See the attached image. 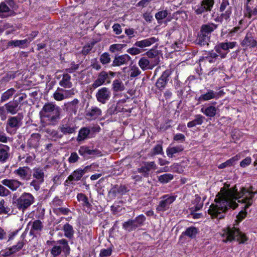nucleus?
Segmentation results:
<instances>
[{
  "instance_id": "1a4fd4ad",
  "label": "nucleus",
  "mask_w": 257,
  "mask_h": 257,
  "mask_svg": "<svg viewBox=\"0 0 257 257\" xmlns=\"http://www.w3.org/2000/svg\"><path fill=\"white\" fill-rule=\"evenodd\" d=\"M69 251L70 247L68 241L65 239H62L56 242V244L51 249V253L53 257H57L62 252L68 254Z\"/></svg>"
},
{
  "instance_id": "20e7f679",
  "label": "nucleus",
  "mask_w": 257,
  "mask_h": 257,
  "mask_svg": "<svg viewBox=\"0 0 257 257\" xmlns=\"http://www.w3.org/2000/svg\"><path fill=\"white\" fill-rule=\"evenodd\" d=\"M223 231L222 236L223 237V241L225 242L236 240L239 243H244L247 240L246 235L234 226L228 227L224 229Z\"/></svg>"
},
{
  "instance_id": "5701e85b",
  "label": "nucleus",
  "mask_w": 257,
  "mask_h": 257,
  "mask_svg": "<svg viewBox=\"0 0 257 257\" xmlns=\"http://www.w3.org/2000/svg\"><path fill=\"white\" fill-rule=\"evenodd\" d=\"M41 135L38 133H33L27 141V147L30 149H37L39 146Z\"/></svg>"
},
{
  "instance_id": "052dcab7",
  "label": "nucleus",
  "mask_w": 257,
  "mask_h": 257,
  "mask_svg": "<svg viewBox=\"0 0 257 257\" xmlns=\"http://www.w3.org/2000/svg\"><path fill=\"white\" fill-rule=\"evenodd\" d=\"M44 182L36 179H33L30 183L31 187H33L36 191H38L40 189V185Z\"/></svg>"
},
{
  "instance_id": "79ce46f5",
  "label": "nucleus",
  "mask_w": 257,
  "mask_h": 257,
  "mask_svg": "<svg viewBox=\"0 0 257 257\" xmlns=\"http://www.w3.org/2000/svg\"><path fill=\"white\" fill-rule=\"evenodd\" d=\"M16 90L14 88L9 89L6 91L4 92L1 96V102H5L10 98L15 93Z\"/></svg>"
},
{
  "instance_id": "a18cd8bd",
  "label": "nucleus",
  "mask_w": 257,
  "mask_h": 257,
  "mask_svg": "<svg viewBox=\"0 0 257 257\" xmlns=\"http://www.w3.org/2000/svg\"><path fill=\"white\" fill-rule=\"evenodd\" d=\"M63 229L65 236L69 238H71L73 237L74 230L72 225L67 223L64 225Z\"/></svg>"
},
{
  "instance_id": "c03bdc74",
  "label": "nucleus",
  "mask_w": 257,
  "mask_h": 257,
  "mask_svg": "<svg viewBox=\"0 0 257 257\" xmlns=\"http://www.w3.org/2000/svg\"><path fill=\"white\" fill-rule=\"evenodd\" d=\"M197 231L198 229L196 227L193 226L189 227L185 231L182 232V235L193 238L195 237Z\"/></svg>"
},
{
  "instance_id": "338daca9",
  "label": "nucleus",
  "mask_w": 257,
  "mask_h": 257,
  "mask_svg": "<svg viewBox=\"0 0 257 257\" xmlns=\"http://www.w3.org/2000/svg\"><path fill=\"white\" fill-rule=\"evenodd\" d=\"M80 159L78 154L76 152H72L70 154V156L68 158V162L70 163H75L78 161Z\"/></svg>"
},
{
  "instance_id": "aec40b11",
  "label": "nucleus",
  "mask_w": 257,
  "mask_h": 257,
  "mask_svg": "<svg viewBox=\"0 0 257 257\" xmlns=\"http://www.w3.org/2000/svg\"><path fill=\"white\" fill-rule=\"evenodd\" d=\"M1 183L7 187L12 191H15L21 186L23 185V183L17 179H5L1 181Z\"/></svg>"
},
{
  "instance_id": "a211bd4d",
  "label": "nucleus",
  "mask_w": 257,
  "mask_h": 257,
  "mask_svg": "<svg viewBox=\"0 0 257 257\" xmlns=\"http://www.w3.org/2000/svg\"><path fill=\"white\" fill-rule=\"evenodd\" d=\"M78 153L84 159H88L91 157L99 155L101 153L99 150H91L89 147L86 146H81L78 150Z\"/></svg>"
},
{
  "instance_id": "a19ab883",
  "label": "nucleus",
  "mask_w": 257,
  "mask_h": 257,
  "mask_svg": "<svg viewBox=\"0 0 257 257\" xmlns=\"http://www.w3.org/2000/svg\"><path fill=\"white\" fill-rule=\"evenodd\" d=\"M183 150V147L181 145L173 147H169L167 149L166 153L169 158H172L174 154L181 152Z\"/></svg>"
},
{
  "instance_id": "9b49d317",
  "label": "nucleus",
  "mask_w": 257,
  "mask_h": 257,
  "mask_svg": "<svg viewBox=\"0 0 257 257\" xmlns=\"http://www.w3.org/2000/svg\"><path fill=\"white\" fill-rule=\"evenodd\" d=\"M214 5V0H202L194 7L195 13L197 15H199L210 12L211 11Z\"/></svg>"
},
{
  "instance_id": "37998d69",
  "label": "nucleus",
  "mask_w": 257,
  "mask_h": 257,
  "mask_svg": "<svg viewBox=\"0 0 257 257\" xmlns=\"http://www.w3.org/2000/svg\"><path fill=\"white\" fill-rule=\"evenodd\" d=\"M112 88L115 92L121 91L124 89V86L120 79H115L113 81Z\"/></svg>"
},
{
  "instance_id": "bb28decb",
  "label": "nucleus",
  "mask_w": 257,
  "mask_h": 257,
  "mask_svg": "<svg viewBox=\"0 0 257 257\" xmlns=\"http://www.w3.org/2000/svg\"><path fill=\"white\" fill-rule=\"evenodd\" d=\"M10 147L5 145L0 144V162L1 163H6L9 159L10 156Z\"/></svg>"
},
{
  "instance_id": "13d9d810",
  "label": "nucleus",
  "mask_w": 257,
  "mask_h": 257,
  "mask_svg": "<svg viewBox=\"0 0 257 257\" xmlns=\"http://www.w3.org/2000/svg\"><path fill=\"white\" fill-rule=\"evenodd\" d=\"M168 12L166 10L159 11L155 14V18L157 20L159 23H161V21L167 17Z\"/></svg>"
},
{
  "instance_id": "c9c22d12",
  "label": "nucleus",
  "mask_w": 257,
  "mask_h": 257,
  "mask_svg": "<svg viewBox=\"0 0 257 257\" xmlns=\"http://www.w3.org/2000/svg\"><path fill=\"white\" fill-rule=\"evenodd\" d=\"M195 199L193 201L192 203L194 205V207L190 208V212H196L200 210L203 205V201H201V198L198 195L195 196Z\"/></svg>"
},
{
  "instance_id": "2f4dec72",
  "label": "nucleus",
  "mask_w": 257,
  "mask_h": 257,
  "mask_svg": "<svg viewBox=\"0 0 257 257\" xmlns=\"http://www.w3.org/2000/svg\"><path fill=\"white\" fill-rule=\"evenodd\" d=\"M71 78V76L67 73H64L62 79L59 82V85L64 88H71L73 86Z\"/></svg>"
},
{
  "instance_id": "393cba45",
  "label": "nucleus",
  "mask_w": 257,
  "mask_h": 257,
  "mask_svg": "<svg viewBox=\"0 0 257 257\" xmlns=\"http://www.w3.org/2000/svg\"><path fill=\"white\" fill-rule=\"evenodd\" d=\"M242 47L254 48L257 46V41L254 39L251 33H247L241 43Z\"/></svg>"
},
{
  "instance_id": "c85d7f7f",
  "label": "nucleus",
  "mask_w": 257,
  "mask_h": 257,
  "mask_svg": "<svg viewBox=\"0 0 257 257\" xmlns=\"http://www.w3.org/2000/svg\"><path fill=\"white\" fill-rule=\"evenodd\" d=\"M158 64V61L157 60L155 64H152L147 58L146 57L141 58L138 62V64L141 68L145 71L147 69H152L153 68Z\"/></svg>"
},
{
  "instance_id": "0eeeda50",
  "label": "nucleus",
  "mask_w": 257,
  "mask_h": 257,
  "mask_svg": "<svg viewBox=\"0 0 257 257\" xmlns=\"http://www.w3.org/2000/svg\"><path fill=\"white\" fill-rule=\"evenodd\" d=\"M146 219V218L144 215H140L134 219H130L123 222L122 228L127 231L131 232L143 225Z\"/></svg>"
},
{
  "instance_id": "39448f33",
  "label": "nucleus",
  "mask_w": 257,
  "mask_h": 257,
  "mask_svg": "<svg viewBox=\"0 0 257 257\" xmlns=\"http://www.w3.org/2000/svg\"><path fill=\"white\" fill-rule=\"evenodd\" d=\"M13 200V204L19 210L24 212L34 203L35 198L30 193L24 192L18 198L14 194Z\"/></svg>"
},
{
  "instance_id": "f3484780",
  "label": "nucleus",
  "mask_w": 257,
  "mask_h": 257,
  "mask_svg": "<svg viewBox=\"0 0 257 257\" xmlns=\"http://www.w3.org/2000/svg\"><path fill=\"white\" fill-rule=\"evenodd\" d=\"M156 169V165L154 162H144L137 170L138 173L142 174L144 177H148L150 175V172Z\"/></svg>"
},
{
  "instance_id": "774afa93",
  "label": "nucleus",
  "mask_w": 257,
  "mask_h": 257,
  "mask_svg": "<svg viewBox=\"0 0 257 257\" xmlns=\"http://www.w3.org/2000/svg\"><path fill=\"white\" fill-rule=\"evenodd\" d=\"M90 66L96 70H99L101 68V65L96 58L93 59L91 60Z\"/></svg>"
},
{
  "instance_id": "ddd939ff",
  "label": "nucleus",
  "mask_w": 257,
  "mask_h": 257,
  "mask_svg": "<svg viewBox=\"0 0 257 257\" xmlns=\"http://www.w3.org/2000/svg\"><path fill=\"white\" fill-rule=\"evenodd\" d=\"M91 166H87L83 169L81 168L76 169L68 177L67 180L65 181V183H70V182L80 180L82 176L88 172Z\"/></svg>"
},
{
  "instance_id": "e2e57ef3",
  "label": "nucleus",
  "mask_w": 257,
  "mask_h": 257,
  "mask_svg": "<svg viewBox=\"0 0 257 257\" xmlns=\"http://www.w3.org/2000/svg\"><path fill=\"white\" fill-rule=\"evenodd\" d=\"M8 142H12V139L7 136L3 131H0V142L7 143Z\"/></svg>"
},
{
  "instance_id": "de8ad7c7",
  "label": "nucleus",
  "mask_w": 257,
  "mask_h": 257,
  "mask_svg": "<svg viewBox=\"0 0 257 257\" xmlns=\"http://www.w3.org/2000/svg\"><path fill=\"white\" fill-rule=\"evenodd\" d=\"M174 176L171 174H164L158 176V181L163 184H166L171 181Z\"/></svg>"
},
{
  "instance_id": "58836bf2",
  "label": "nucleus",
  "mask_w": 257,
  "mask_h": 257,
  "mask_svg": "<svg viewBox=\"0 0 257 257\" xmlns=\"http://www.w3.org/2000/svg\"><path fill=\"white\" fill-rule=\"evenodd\" d=\"M43 228L42 222L40 220H36L33 222L32 226L30 231V234L33 235L35 232L41 231Z\"/></svg>"
},
{
  "instance_id": "603ef678",
  "label": "nucleus",
  "mask_w": 257,
  "mask_h": 257,
  "mask_svg": "<svg viewBox=\"0 0 257 257\" xmlns=\"http://www.w3.org/2000/svg\"><path fill=\"white\" fill-rule=\"evenodd\" d=\"M141 73V71L139 69V67L136 65H133L131 67L130 69V77L135 78L139 75H140Z\"/></svg>"
},
{
  "instance_id": "7c9ffc66",
  "label": "nucleus",
  "mask_w": 257,
  "mask_h": 257,
  "mask_svg": "<svg viewBox=\"0 0 257 257\" xmlns=\"http://www.w3.org/2000/svg\"><path fill=\"white\" fill-rule=\"evenodd\" d=\"M158 41V39L157 38H156L155 37H151L141 41H138L135 43L134 45L136 47L143 48L151 46Z\"/></svg>"
},
{
  "instance_id": "dca6fc26",
  "label": "nucleus",
  "mask_w": 257,
  "mask_h": 257,
  "mask_svg": "<svg viewBox=\"0 0 257 257\" xmlns=\"http://www.w3.org/2000/svg\"><path fill=\"white\" fill-rule=\"evenodd\" d=\"M106 83H110V79L108 76V72L102 71L100 72L97 77V79L94 81L91 85V87L93 89H96L99 86Z\"/></svg>"
},
{
  "instance_id": "8fccbe9b",
  "label": "nucleus",
  "mask_w": 257,
  "mask_h": 257,
  "mask_svg": "<svg viewBox=\"0 0 257 257\" xmlns=\"http://www.w3.org/2000/svg\"><path fill=\"white\" fill-rule=\"evenodd\" d=\"M5 201L4 199L0 200V214H7L10 215L11 214L10 213L11 211L10 208L5 206Z\"/></svg>"
},
{
  "instance_id": "6e6d98bb",
  "label": "nucleus",
  "mask_w": 257,
  "mask_h": 257,
  "mask_svg": "<svg viewBox=\"0 0 257 257\" xmlns=\"http://www.w3.org/2000/svg\"><path fill=\"white\" fill-rule=\"evenodd\" d=\"M24 244L25 242L23 239L21 241H19L16 245H14L12 247H10L13 253L14 254L15 253L20 251L23 247Z\"/></svg>"
},
{
  "instance_id": "4d7b16f0",
  "label": "nucleus",
  "mask_w": 257,
  "mask_h": 257,
  "mask_svg": "<svg viewBox=\"0 0 257 257\" xmlns=\"http://www.w3.org/2000/svg\"><path fill=\"white\" fill-rule=\"evenodd\" d=\"M248 4L246 3V10L247 13V17L248 18H251L252 16L257 15V5L252 9L248 5Z\"/></svg>"
},
{
  "instance_id": "f704fd0d",
  "label": "nucleus",
  "mask_w": 257,
  "mask_h": 257,
  "mask_svg": "<svg viewBox=\"0 0 257 257\" xmlns=\"http://www.w3.org/2000/svg\"><path fill=\"white\" fill-rule=\"evenodd\" d=\"M33 177L34 179L44 182L45 174L44 169L40 167H35L33 169Z\"/></svg>"
},
{
  "instance_id": "4468645a",
  "label": "nucleus",
  "mask_w": 257,
  "mask_h": 257,
  "mask_svg": "<svg viewBox=\"0 0 257 257\" xmlns=\"http://www.w3.org/2000/svg\"><path fill=\"white\" fill-rule=\"evenodd\" d=\"M5 108L7 113H10L12 115L16 114L20 109V106L19 105V101L17 100L14 99L10 101L8 103L5 104L4 106L0 107V111H2L1 114H3V112Z\"/></svg>"
},
{
  "instance_id": "e433bc0d",
  "label": "nucleus",
  "mask_w": 257,
  "mask_h": 257,
  "mask_svg": "<svg viewBox=\"0 0 257 257\" xmlns=\"http://www.w3.org/2000/svg\"><path fill=\"white\" fill-rule=\"evenodd\" d=\"M231 14L232 8L231 7H228L224 12H222L220 17H217L215 21L220 23H222L224 20L226 22L230 20V17Z\"/></svg>"
},
{
  "instance_id": "72a5a7b5",
  "label": "nucleus",
  "mask_w": 257,
  "mask_h": 257,
  "mask_svg": "<svg viewBox=\"0 0 257 257\" xmlns=\"http://www.w3.org/2000/svg\"><path fill=\"white\" fill-rule=\"evenodd\" d=\"M126 188L125 186L115 185L112 188L109 192V193L115 197L117 195H122L126 192Z\"/></svg>"
},
{
  "instance_id": "f8f14e48",
  "label": "nucleus",
  "mask_w": 257,
  "mask_h": 257,
  "mask_svg": "<svg viewBox=\"0 0 257 257\" xmlns=\"http://www.w3.org/2000/svg\"><path fill=\"white\" fill-rule=\"evenodd\" d=\"M171 75V71L170 69L166 70L162 73L155 84V86L158 90L163 91L165 89L169 81Z\"/></svg>"
},
{
  "instance_id": "423d86ee",
  "label": "nucleus",
  "mask_w": 257,
  "mask_h": 257,
  "mask_svg": "<svg viewBox=\"0 0 257 257\" xmlns=\"http://www.w3.org/2000/svg\"><path fill=\"white\" fill-rule=\"evenodd\" d=\"M23 117L20 114L17 116H9L6 123V131L11 135L16 134L18 130L22 125Z\"/></svg>"
},
{
  "instance_id": "f257e3e1",
  "label": "nucleus",
  "mask_w": 257,
  "mask_h": 257,
  "mask_svg": "<svg viewBox=\"0 0 257 257\" xmlns=\"http://www.w3.org/2000/svg\"><path fill=\"white\" fill-rule=\"evenodd\" d=\"M229 185L225 184L224 187L221 188L215 199V204H212L208 213L212 217L221 219L224 218V214L229 208L235 209L238 206L237 202L244 204V209H247L253 203V198L256 191H252V187L248 189L242 187L239 191H237L236 186L229 188Z\"/></svg>"
},
{
  "instance_id": "cd10ccee",
  "label": "nucleus",
  "mask_w": 257,
  "mask_h": 257,
  "mask_svg": "<svg viewBox=\"0 0 257 257\" xmlns=\"http://www.w3.org/2000/svg\"><path fill=\"white\" fill-rule=\"evenodd\" d=\"M77 198L78 201L82 202V205L84 207L85 212L90 213L92 210V205L89 202L87 197L81 193L77 194Z\"/></svg>"
},
{
  "instance_id": "69168bd1",
  "label": "nucleus",
  "mask_w": 257,
  "mask_h": 257,
  "mask_svg": "<svg viewBox=\"0 0 257 257\" xmlns=\"http://www.w3.org/2000/svg\"><path fill=\"white\" fill-rule=\"evenodd\" d=\"M2 184H0V196L6 197L11 194V192Z\"/></svg>"
},
{
  "instance_id": "4be33fe9",
  "label": "nucleus",
  "mask_w": 257,
  "mask_h": 257,
  "mask_svg": "<svg viewBox=\"0 0 257 257\" xmlns=\"http://www.w3.org/2000/svg\"><path fill=\"white\" fill-rule=\"evenodd\" d=\"M14 173L23 180L28 181L31 177V173L28 167H20L14 171Z\"/></svg>"
},
{
  "instance_id": "7ed1b4c3",
  "label": "nucleus",
  "mask_w": 257,
  "mask_h": 257,
  "mask_svg": "<svg viewBox=\"0 0 257 257\" xmlns=\"http://www.w3.org/2000/svg\"><path fill=\"white\" fill-rule=\"evenodd\" d=\"M218 25L214 23L203 24L198 33L196 44L200 46H208L210 42L211 33L217 29Z\"/></svg>"
},
{
  "instance_id": "b1692460",
  "label": "nucleus",
  "mask_w": 257,
  "mask_h": 257,
  "mask_svg": "<svg viewBox=\"0 0 257 257\" xmlns=\"http://www.w3.org/2000/svg\"><path fill=\"white\" fill-rule=\"evenodd\" d=\"M73 94L71 90H67L61 88H58L53 94L54 98L57 101L62 100Z\"/></svg>"
},
{
  "instance_id": "bf43d9fd",
  "label": "nucleus",
  "mask_w": 257,
  "mask_h": 257,
  "mask_svg": "<svg viewBox=\"0 0 257 257\" xmlns=\"http://www.w3.org/2000/svg\"><path fill=\"white\" fill-rule=\"evenodd\" d=\"M235 160H236V159H235V158L233 157V158L227 160L224 163H223L220 164L218 166V168L219 169H223L227 167L231 166L233 165V164Z\"/></svg>"
},
{
  "instance_id": "f03ea898",
  "label": "nucleus",
  "mask_w": 257,
  "mask_h": 257,
  "mask_svg": "<svg viewBox=\"0 0 257 257\" xmlns=\"http://www.w3.org/2000/svg\"><path fill=\"white\" fill-rule=\"evenodd\" d=\"M61 109L58 106L52 102L45 103L40 112L42 118L48 121L50 123H54L60 118Z\"/></svg>"
},
{
  "instance_id": "5fc2aeb1",
  "label": "nucleus",
  "mask_w": 257,
  "mask_h": 257,
  "mask_svg": "<svg viewBox=\"0 0 257 257\" xmlns=\"http://www.w3.org/2000/svg\"><path fill=\"white\" fill-rule=\"evenodd\" d=\"M112 248L113 246L111 245V246L107 248L101 249L99 253L100 257H107L110 256L112 254Z\"/></svg>"
},
{
  "instance_id": "4c0bfd02",
  "label": "nucleus",
  "mask_w": 257,
  "mask_h": 257,
  "mask_svg": "<svg viewBox=\"0 0 257 257\" xmlns=\"http://www.w3.org/2000/svg\"><path fill=\"white\" fill-rule=\"evenodd\" d=\"M216 108L212 105H210L206 108L202 107L201 109V112L206 116L210 117H214L216 115Z\"/></svg>"
},
{
  "instance_id": "09e8293b",
  "label": "nucleus",
  "mask_w": 257,
  "mask_h": 257,
  "mask_svg": "<svg viewBox=\"0 0 257 257\" xmlns=\"http://www.w3.org/2000/svg\"><path fill=\"white\" fill-rule=\"evenodd\" d=\"M10 9L9 7L5 3H2L0 4V17L2 18H6L9 16L8 13Z\"/></svg>"
},
{
  "instance_id": "c756f323",
  "label": "nucleus",
  "mask_w": 257,
  "mask_h": 257,
  "mask_svg": "<svg viewBox=\"0 0 257 257\" xmlns=\"http://www.w3.org/2000/svg\"><path fill=\"white\" fill-rule=\"evenodd\" d=\"M79 101L78 99L75 98L71 101L68 102L64 104L65 109L66 111L73 112L76 114L78 107Z\"/></svg>"
},
{
  "instance_id": "a878e982",
  "label": "nucleus",
  "mask_w": 257,
  "mask_h": 257,
  "mask_svg": "<svg viewBox=\"0 0 257 257\" xmlns=\"http://www.w3.org/2000/svg\"><path fill=\"white\" fill-rule=\"evenodd\" d=\"M77 127L73 124L65 123L64 122L61 124L58 130L62 133V135H70L75 132Z\"/></svg>"
},
{
  "instance_id": "3c124183",
  "label": "nucleus",
  "mask_w": 257,
  "mask_h": 257,
  "mask_svg": "<svg viewBox=\"0 0 257 257\" xmlns=\"http://www.w3.org/2000/svg\"><path fill=\"white\" fill-rule=\"evenodd\" d=\"M126 46L125 44H115L110 46L109 50L111 53H115L121 51L123 47Z\"/></svg>"
},
{
  "instance_id": "473e14b6",
  "label": "nucleus",
  "mask_w": 257,
  "mask_h": 257,
  "mask_svg": "<svg viewBox=\"0 0 257 257\" xmlns=\"http://www.w3.org/2000/svg\"><path fill=\"white\" fill-rule=\"evenodd\" d=\"M90 134V130L87 127H83L79 131L77 141L80 142L83 141L89 137Z\"/></svg>"
},
{
  "instance_id": "0e129e2a",
  "label": "nucleus",
  "mask_w": 257,
  "mask_h": 257,
  "mask_svg": "<svg viewBox=\"0 0 257 257\" xmlns=\"http://www.w3.org/2000/svg\"><path fill=\"white\" fill-rule=\"evenodd\" d=\"M147 55L150 58H155V62L157 60L159 61L158 52L155 49H151L146 52Z\"/></svg>"
},
{
  "instance_id": "49530a36",
  "label": "nucleus",
  "mask_w": 257,
  "mask_h": 257,
  "mask_svg": "<svg viewBox=\"0 0 257 257\" xmlns=\"http://www.w3.org/2000/svg\"><path fill=\"white\" fill-rule=\"evenodd\" d=\"M28 42L27 39L22 40H11L8 43V47H22V46L24 45Z\"/></svg>"
},
{
  "instance_id": "2eb2a0df",
  "label": "nucleus",
  "mask_w": 257,
  "mask_h": 257,
  "mask_svg": "<svg viewBox=\"0 0 257 257\" xmlns=\"http://www.w3.org/2000/svg\"><path fill=\"white\" fill-rule=\"evenodd\" d=\"M111 91L108 88L103 87L99 89L96 93L97 100L101 104H105L111 97Z\"/></svg>"
},
{
  "instance_id": "6ab92c4d",
  "label": "nucleus",
  "mask_w": 257,
  "mask_h": 257,
  "mask_svg": "<svg viewBox=\"0 0 257 257\" xmlns=\"http://www.w3.org/2000/svg\"><path fill=\"white\" fill-rule=\"evenodd\" d=\"M219 93L215 92L211 89H207L205 93H202L197 99L199 103L203 101H208L212 99H217L220 97Z\"/></svg>"
},
{
  "instance_id": "ea45409f",
  "label": "nucleus",
  "mask_w": 257,
  "mask_h": 257,
  "mask_svg": "<svg viewBox=\"0 0 257 257\" xmlns=\"http://www.w3.org/2000/svg\"><path fill=\"white\" fill-rule=\"evenodd\" d=\"M101 114V110L97 107H92L86 113V115L91 119H95Z\"/></svg>"
},
{
  "instance_id": "6e6552de",
  "label": "nucleus",
  "mask_w": 257,
  "mask_h": 257,
  "mask_svg": "<svg viewBox=\"0 0 257 257\" xmlns=\"http://www.w3.org/2000/svg\"><path fill=\"white\" fill-rule=\"evenodd\" d=\"M176 195L170 194L163 195L160 197L159 204L156 207L157 211L163 212L168 210L170 205L176 200Z\"/></svg>"
},
{
  "instance_id": "412c9836",
  "label": "nucleus",
  "mask_w": 257,
  "mask_h": 257,
  "mask_svg": "<svg viewBox=\"0 0 257 257\" xmlns=\"http://www.w3.org/2000/svg\"><path fill=\"white\" fill-rule=\"evenodd\" d=\"M131 60V57L128 54L121 55H115L112 61L111 66L113 67L120 66L123 65H127Z\"/></svg>"
},
{
  "instance_id": "680f3d73",
  "label": "nucleus",
  "mask_w": 257,
  "mask_h": 257,
  "mask_svg": "<svg viewBox=\"0 0 257 257\" xmlns=\"http://www.w3.org/2000/svg\"><path fill=\"white\" fill-rule=\"evenodd\" d=\"M152 155H157L162 154L163 152V148L162 145L158 144L156 145L152 150Z\"/></svg>"
},
{
  "instance_id": "864d4df0",
  "label": "nucleus",
  "mask_w": 257,
  "mask_h": 257,
  "mask_svg": "<svg viewBox=\"0 0 257 257\" xmlns=\"http://www.w3.org/2000/svg\"><path fill=\"white\" fill-rule=\"evenodd\" d=\"M111 58L110 55L107 52L103 53L100 57V61L103 64H107L110 63Z\"/></svg>"
},
{
  "instance_id": "9d476101",
  "label": "nucleus",
  "mask_w": 257,
  "mask_h": 257,
  "mask_svg": "<svg viewBox=\"0 0 257 257\" xmlns=\"http://www.w3.org/2000/svg\"><path fill=\"white\" fill-rule=\"evenodd\" d=\"M236 44V42L219 43L215 46L214 50L221 58H225L229 51V49L233 48Z\"/></svg>"
}]
</instances>
